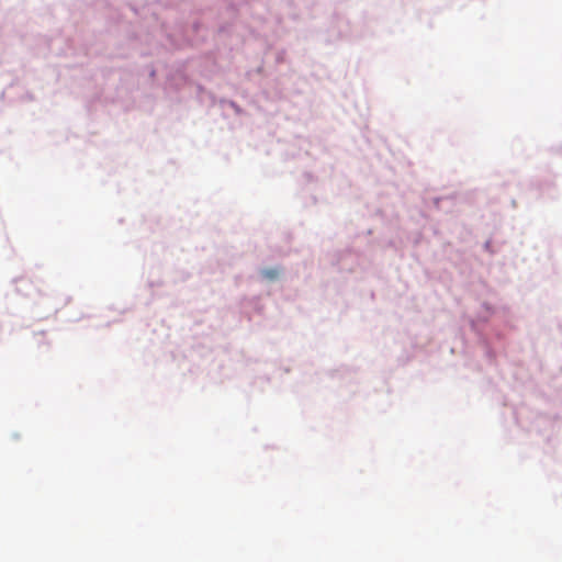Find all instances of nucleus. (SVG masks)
Listing matches in <instances>:
<instances>
[{
    "label": "nucleus",
    "mask_w": 562,
    "mask_h": 562,
    "mask_svg": "<svg viewBox=\"0 0 562 562\" xmlns=\"http://www.w3.org/2000/svg\"><path fill=\"white\" fill-rule=\"evenodd\" d=\"M261 273L269 280H274L279 276V271L277 269H265Z\"/></svg>",
    "instance_id": "1"
}]
</instances>
